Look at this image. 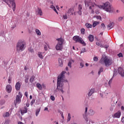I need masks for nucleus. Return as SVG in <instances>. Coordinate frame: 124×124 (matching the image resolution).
<instances>
[{
  "mask_svg": "<svg viewBox=\"0 0 124 124\" xmlns=\"http://www.w3.org/2000/svg\"><path fill=\"white\" fill-rule=\"evenodd\" d=\"M64 74H65V72L63 71L58 76L56 89L54 90L55 94L58 93V92H61L62 93H65L64 90H63V86L64 85L63 83H67L68 81L65 79Z\"/></svg>",
  "mask_w": 124,
  "mask_h": 124,
  "instance_id": "1",
  "label": "nucleus"
},
{
  "mask_svg": "<svg viewBox=\"0 0 124 124\" xmlns=\"http://www.w3.org/2000/svg\"><path fill=\"white\" fill-rule=\"evenodd\" d=\"M26 42H25L24 40H19L16 43V50L19 53L23 52V51L26 49Z\"/></svg>",
  "mask_w": 124,
  "mask_h": 124,
  "instance_id": "2",
  "label": "nucleus"
},
{
  "mask_svg": "<svg viewBox=\"0 0 124 124\" xmlns=\"http://www.w3.org/2000/svg\"><path fill=\"white\" fill-rule=\"evenodd\" d=\"M99 62L101 64H104L106 66H109L112 64V59H109L106 55H102Z\"/></svg>",
  "mask_w": 124,
  "mask_h": 124,
  "instance_id": "3",
  "label": "nucleus"
},
{
  "mask_svg": "<svg viewBox=\"0 0 124 124\" xmlns=\"http://www.w3.org/2000/svg\"><path fill=\"white\" fill-rule=\"evenodd\" d=\"M98 7L105 10V11H107V12H111L112 11V7L109 2H106L103 5H98Z\"/></svg>",
  "mask_w": 124,
  "mask_h": 124,
  "instance_id": "4",
  "label": "nucleus"
},
{
  "mask_svg": "<svg viewBox=\"0 0 124 124\" xmlns=\"http://www.w3.org/2000/svg\"><path fill=\"white\" fill-rule=\"evenodd\" d=\"M56 40L58 42L55 46L56 50L57 51H62V48H63V46H62V44H63V40L62 38H58Z\"/></svg>",
  "mask_w": 124,
  "mask_h": 124,
  "instance_id": "5",
  "label": "nucleus"
},
{
  "mask_svg": "<svg viewBox=\"0 0 124 124\" xmlns=\"http://www.w3.org/2000/svg\"><path fill=\"white\" fill-rule=\"evenodd\" d=\"M3 1L5 2V3H7L9 6H10V4H11L13 7V11L14 12L15 11V9L16 8V4L15 3V2H14V0H3Z\"/></svg>",
  "mask_w": 124,
  "mask_h": 124,
  "instance_id": "6",
  "label": "nucleus"
},
{
  "mask_svg": "<svg viewBox=\"0 0 124 124\" xmlns=\"http://www.w3.org/2000/svg\"><path fill=\"white\" fill-rule=\"evenodd\" d=\"M22 96H23V94L21 93V92H19L18 95L16 97V100L15 101V105H17V104H20V103H21L22 101Z\"/></svg>",
  "mask_w": 124,
  "mask_h": 124,
  "instance_id": "7",
  "label": "nucleus"
},
{
  "mask_svg": "<svg viewBox=\"0 0 124 124\" xmlns=\"http://www.w3.org/2000/svg\"><path fill=\"white\" fill-rule=\"evenodd\" d=\"M121 115H122V113L121 111H118L117 112H116L114 114L112 115V117L117 119H119L120 117H121Z\"/></svg>",
  "mask_w": 124,
  "mask_h": 124,
  "instance_id": "8",
  "label": "nucleus"
},
{
  "mask_svg": "<svg viewBox=\"0 0 124 124\" xmlns=\"http://www.w3.org/2000/svg\"><path fill=\"white\" fill-rule=\"evenodd\" d=\"M26 113H28V107L25 106L21 110V115H24V114H26Z\"/></svg>",
  "mask_w": 124,
  "mask_h": 124,
  "instance_id": "9",
  "label": "nucleus"
},
{
  "mask_svg": "<svg viewBox=\"0 0 124 124\" xmlns=\"http://www.w3.org/2000/svg\"><path fill=\"white\" fill-rule=\"evenodd\" d=\"M118 73L122 76V77H124V71L122 67L118 68Z\"/></svg>",
  "mask_w": 124,
  "mask_h": 124,
  "instance_id": "10",
  "label": "nucleus"
},
{
  "mask_svg": "<svg viewBox=\"0 0 124 124\" xmlns=\"http://www.w3.org/2000/svg\"><path fill=\"white\" fill-rule=\"evenodd\" d=\"M116 75H117V70L114 69L113 77L108 81V85H111L112 83V80H113V78H114Z\"/></svg>",
  "mask_w": 124,
  "mask_h": 124,
  "instance_id": "11",
  "label": "nucleus"
},
{
  "mask_svg": "<svg viewBox=\"0 0 124 124\" xmlns=\"http://www.w3.org/2000/svg\"><path fill=\"white\" fill-rule=\"evenodd\" d=\"M81 38L79 36H75L73 37V39H74V40L76 41V43H79Z\"/></svg>",
  "mask_w": 124,
  "mask_h": 124,
  "instance_id": "12",
  "label": "nucleus"
},
{
  "mask_svg": "<svg viewBox=\"0 0 124 124\" xmlns=\"http://www.w3.org/2000/svg\"><path fill=\"white\" fill-rule=\"evenodd\" d=\"M6 90L7 93H11L12 91V87L10 85H7L6 87Z\"/></svg>",
  "mask_w": 124,
  "mask_h": 124,
  "instance_id": "13",
  "label": "nucleus"
},
{
  "mask_svg": "<svg viewBox=\"0 0 124 124\" xmlns=\"http://www.w3.org/2000/svg\"><path fill=\"white\" fill-rule=\"evenodd\" d=\"M16 91H19L20 89H21V84H20V82H17L16 84Z\"/></svg>",
  "mask_w": 124,
  "mask_h": 124,
  "instance_id": "14",
  "label": "nucleus"
},
{
  "mask_svg": "<svg viewBox=\"0 0 124 124\" xmlns=\"http://www.w3.org/2000/svg\"><path fill=\"white\" fill-rule=\"evenodd\" d=\"M68 14L69 15H73V13H74V9L73 8H70L67 12Z\"/></svg>",
  "mask_w": 124,
  "mask_h": 124,
  "instance_id": "15",
  "label": "nucleus"
},
{
  "mask_svg": "<svg viewBox=\"0 0 124 124\" xmlns=\"http://www.w3.org/2000/svg\"><path fill=\"white\" fill-rule=\"evenodd\" d=\"M36 13L37 15H40V16H42V10H41L39 8H38L37 11H36Z\"/></svg>",
  "mask_w": 124,
  "mask_h": 124,
  "instance_id": "16",
  "label": "nucleus"
},
{
  "mask_svg": "<svg viewBox=\"0 0 124 124\" xmlns=\"http://www.w3.org/2000/svg\"><path fill=\"white\" fill-rule=\"evenodd\" d=\"M114 23L113 22H111V23H110L109 24V25H108L107 26V28L108 29V30H111V29L113 28L114 27Z\"/></svg>",
  "mask_w": 124,
  "mask_h": 124,
  "instance_id": "17",
  "label": "nucleus"
},
{
  "mask_svg": "<svg viewBox=\"0 0 124 124\" xmlns=\"http://www.w3.org/2000/svg\"><path fill=\"white\" fill-rule=\"evenodd\" d=\"M93 93H94V89H91L89 92L88 96H92Z\"/></svg>",
  "mask_w": 124,
  "mask_h": 124,
  "instance_id": "18",
  "label": "nucleus"
},
{
  "mask_svg": "<svg viewBox=\"0 0 124 124\" xmlns=\"http://www.w3.org/2000/svg\"><path fill=\"white\" fill-rule=\"evenodd\" d=\"M88 39L89 40V41H90V42H93V39H94L93 35L92 34L89 35V36H88Z\"/></svg>",
  "mask_w": 124,
  "mask_h": 124,
  "instance_id": "19",
  "label": "nucleus"
},
{
  "mask_svg": "<svg viewBox=\"0 0 124 124\" xmlns=\"http://www.w3.org/2000/svg\"><path fill=\"white\" fill-rule=\"evenodd\" d=\"M78 43H80L81 44H82L83 46H86V44L85 43V41L83 40V38H80V40H79V42H78Z\"/></svg>",
  "mask_w": 124,
  "mask_h": 124,
  "instance_id": "20",
  "label": "nucleus"
},
{
  "mask_svg": "<svg viewBox=\"0 0 124 124\" xmlns=\"http://www.w3.org/2000/svg\"><path fill=\"white\" fill-rule=\"evenodd\" d=\"M79 61L81 62L80 63V68H83V67H84V61L81 59H79Z\"/></svg>",
  "mask_w": 124,
  "mask_h": 124,
  "instance_id": "21",
  "label": "nucleus"
},
{
  "mask_svg": "<svg viewBox=\"0 0 124 124\" xmlns=\"http://www.w3.org/2000/svg\"><path fill=\"white\" fill-rule=\"evenodd\" d=\"M36 87L40 91H41L42 90V85L41 84H40V83H37Z\"/></svg>",
  "mask_w": 124,
  "mask_h": 124,
  "instance_id": "22",
  "label": "nucleus"
},
{
  "mask_svg": "<svg viewBox=\"0 0 124 124\" xmlns=\"http://www.w3.org/2000/svg\"><path fill=\"white\" fill-rule=\"evenodd\" d=\"M38 56L39 57V58H40V59H41V60H43V55H42V52H38Z\"/></svg>",
  "mask_w": 124,
  "mask_h": 124,
  "instance_id": "23",
  "label": "nucleus"
},
{
  "mask_svg": "<svg viewBox=\"0 0 124 124\" xmlns=\"http://www.w3.org/2000/svg\"><path fill=\"white\" fill-rule=\"evenodd\" d=\"M40 108L37 109L35 111V116L36 117H38V115H39V112H40Z\"/></svg>",
  "mask_w": 124,
  "mask_h": 124,
  "instance_id": "24",
  "label": "nucleus"
},
{
  "mask_svg": "<svg viewBox=\"0 0 124 124\" xmlns=\"http://www.w3.org/2000/svg\"><path fill=\"white\" fill-rule=\"evenodd\" d=\"M85 26L86 27V28H87L88 29H90V28H93V25L90 23H86L85 24Z\"/></svg>",
  "mask_w": 124,
  "mask_h": 124,
  "instance_id": "25",
  "label": "nucleus"
},
{
  "mask_svg": "<svg viewBox=\"0 0 124 124\" xmlns=\"http://www.w3.org/2000/svg\"><path fill=\"white\" fill-rule=\"evenodd\" d=\"M99 22L98 21H94L93 24V28H95L97 25H99Z\"/></svg>",
  "mask_w": 124,
  "mask_h": 124,
  "instance_id": "26",
  "label": "nucleus"
},
{
  "mask_svg": "<svg viewBox=\"0 0 124 124\" xmlns=\"http://www.w3.org/2000/svg\"><path fill=\"white\" fill-rule=\"evenodd\" d=\"M96 45L97 46H100V47H101V48H104V46L102 44H101V43L98 42H97L96 43Z\"/></svg>",
  "mask_w": 124,
  "mask_h": 124,
  "instance_id": "27",
  "label": "nucleus"
},
{
  "mask_svg": "<svg viewBox=\"0 0 124 124\" xmlns=\"http://www.w3.org/2000/svg\"><path fill=\"white\" fill-rule=\"evenodd\" d=\"M58 62L59 63V66L61 67L62 66V59L59 58L58 59Z\"/></svg>",
  "mask_w": 124,
  "mask_h": 124,
  "instance_id": "28",
  "label": "nucleus"
},
{
  "mask_svg": "<svg viewBox=\"0 0 124 124\" xmlns=\"http://www.w3.org/2000/svg\"><path fill=\"white\" fill-rule=\"evenodd\" d=\"M35 78V77H34V76H32L30 79V82L31 83H33V81H34V79Z\"/></svg>",
  "mask_w": 124,
  "mask_h": 124,
  "instance_id": "29",
  "label": "nucleus"
},
{
  "mask_svg": "<svg viewBox=\"0 0 124 124\" xmlns=\"http://www.w3.org/2000/svg\"><path fill=\"white\" fill-rule=\"evenodd\" d=\"M35 32L36 34H37V35H41V32L40 31H39V30L36 29Z\"/></svg>",
  "mask_w": 124,
  "mask_h": 124,
  "instance_id": "30",
  "label": "nucleus"
},
{
  "mask_svg": "<svg viewBox=\"0 0 124 124\" xmlns=\"http://www.w3.org/2000/svg\"><path fill=\"white\" fill-rule=\"evenodd\" d=\"M3 117L4 118H7V117H9V112H6V113L3 114Z\"/></svg>",
  "mask_w": 124,
  "mask_h": 124,
  "instance_id": "31",
  "label": "nucleus"
},
{
  "mask_svg": "<svg viewBox=\"0 0 124 124\" xmlns=\"http://www.w3.org/2000/svg\"><path fill=\"white\" fill-rule=\"evenodd\" d=\"M89 114L91 115V116H93L94 114V111L93 109H90L89 111Z\"/></svg>",
  "mask_w": 124,
  "mask_h": 124,
  "instance_id": "32",
  "label": "nucleus"
},
{
  "mask_svg": "<svg viewBox=\"0 0 124 124\" xmlns=\"http://www.w3.org/2000/svg\"><path fill=\"white\" fill-rule=\"evenodd\" d=\"M93 18H96V19H97V20H100V21H101V16H93Z\"/></svg>",
  "mask_w": 124,
  "mask_h": 124,
  "instance_id": "33",
  "label": "nucleus"
},
{
  "mask_svg": "<svg viewBox=\"0 0 124 124\" xmlns=\"http://www.w3.org/2000/svg\"><path fill=\"white\" fill-rule=\"evenodd\" d=\"M16 27V24L14 23L13 25L11 26V30L12 31H13V30H14V29H15Z\"/></svg>",
  "mask_w": 124,
  "mask_h": 124,
  "instance_id": "34",
  "label": "nucleus"
},
{
  "mask_svg": "<svg viewBox=\"0 0 124 124\" xmlns=\"http://www.w3.org/2000/svg\"><path fill=\"white\" fill-rule=\"evenodd\" d=\"M101 72H103V68L101 67L98 71V75H100V73H101Z\"/></svg>",
  "mask_w": 124,
  "mask_h": 124,
  "instance_id": "35",
  "label": "nucleus"
},
{
  "mask_svg": "<svg viewBox=\"0 0 124 124\" xmlns=\"http://www.w3.org/2000/svg\"><path fill=\"white\" fill-rule=\"evenodd\" d=\"M71 119V115H70V113L68 114V117H67V122H69Z\"/></svg>",
  "mask_w": 124,
  "mask_h": 124,
  "instance_id": "36",
  "label": "nucleus"
},
{
  "mask_svg": "<svg viewBox=\"0 0 124 124\" xmlns=\"http://www.w3.org/2000/svg\"><path fill=\"white\" fill-rule=\"evenodd\" d=\"M85 29L84 28H81L80 30V32L81 33V34H85Z\"/></svg>",
  "mask_w": 124,
  "mask_h": 124,
  "instance_id": "37",
  "label": "nucleus"
},
{
  "mask_svg": "<svg viewBox=\"0 0 124 124\" xmlns=\"http://www.w3.org/2000/svg\"><path fill=\"white\" fill-rule=\"evenodd\" d=\"M106 27H105V25L104 23H102L101 24V29L103 30H105Z\"/></svg>",
  "mask_w": 124,
  "mask_h": 124,
  "instance_id": "38",
  "label": "nucleus"
},
{
  "mask_svg": "<svg viewBox=\"0 0 124 124\" xmlns=\"http://www.w3.org/2000/svg\"><path fill=\"white\" fill-rule=\"evenodd\" d=\"M71 64H72V62H71V61L69 62L68 63V66H69V67H70V68H71L72 67Z\"/></svg>",
  "mask_w": 124,
  "mask_h": 124,
  "instance_id": "39",
  "label": "nucleus"
},
{
  "mask_svg": "<svg viewBox=\"0 0 124 124\" xmlns=\"http://www.w3.org/2000/svg\"><path fill=\"white\" fill-rule=\"evenodd\" d=\"M47 46H48V45L47 44L44 45V48L45 51H47V50H48V48L47 47Z\"/></svg>",
  "mask_w": 124,
  "mask_h": 124,
  "instance_id": "40",
  "label": "nucleus"
},
{
  "mask_svg": "<svg viewBox=\"0 0 124 124\" xmlns=\"http://www.w3.org/2000/svg\"><path fill=\"white\" fill-rule=\"evenodd\" d=\"M63 18L64 19V20H66L67 19V16L66 15V14L65 15H63L62 16Z\"/></svg>",
  "mask_w": 124,
  "mask_h": 124,
  "instance_id": "41",
  "label": "nucleus"
},
{
  "mask_svg": "<svg viewBox=\"0 0 124 124\" xmlns=\"http://www.w3.org/2000/svg\"><path fill=\"white\" fill-rule=\"evenodd\" d=\"M85 52H86V48H82L81 50L80 54H82V53H85Z\"/></svg>",
  "mask_w": 124,
  "mask_h": 124,
  "instance_id": "42",
  "label": "nucleus"
},
{
  "mask_svg": "<svg viewBox=\"0 0 124 124\" xmlns=\"http://www.w3.org/2000/svg\"><path fill=\"white\" fill-rule=\"evenodd\" d=\"M93 60L94 62H98V58H97V57H94Z\"/></svg>",
  "mask_w": 124,
  "mask_h": 124,
  "instance_id": "43",
  "label": "nucleus"
},
{
  "mask_svg": "<svg viewBox=\"0 0 124 124\" xmlns=\"http://www.w3.org/2000/svg\"><path fill=\"white\" fill-rule=\"evenodd\" d=\"M117 56L119 57V58H123V53H120L117 55Z\"/></svg>",
  "mask_w": 124,
  "mask_h": 124,
  "instance_id": "44",
  "label": "nucleus"
},
{
  "mask_svg": "<svg viewBox=\"0 0 124 124\" xmlns=\"http://www.w3.org/2000/svg\"><path fill=\"white\" fill-rule=\"evenodd\" d=\"M50 99L52 101H55V96H53V95H51L50 96Z\"/></svg>",
  "mask_w": 124,
  "mask_h": 124,
  "instance_id": "45",
  "label": "nucleus"
},
{
  "mask_svg": "<svg viewBox=\"0 0 124 124\" xmlns=\"http://www.w3.org/2000/svg\"><path fill=\"white\" fill-rule=\"evenodd\" d=\"M85 5L86 7L89 6V2H88V1H85Z\"/></svg>",
  "mask_w": 124,
  "mask_h": 124,
  "instance_id": "46",
  "label": "nucleus"
},
{
  "mask_svg": "<svg viewBox=\"0 0 124 124\" xmlns=\"http://www.w3.org/2000/svg\"><path fill=\"white\" fill-rule=\"evenodd\" d=\"M108 47H109V46L108 45H106L104 46V48H105V49H106V50L108 49Z\"/></svg>",
  "mask_w": 124,
  "mask_h": 124,
  "instance_id": "47",
  "label": "nucleus"
},
{
  "mask_svg": "<svg viewBox=\"0 0 124 124\" xmlns=\"http://www.w3.org/2000/svg\"><path fill=\"white\" fill-rule=\"evenodd\" d=\"M123 18H124L123 17L120 16L118 18V21H122V20H123Z\"/></svg>",
  "mask_w": 124,
  "mask_h": 124,
  "instance_id": "48",
  "label": "nucleus"
},
{
  "mask_svg": "<svg viewBox=\"0 0 124 124\" xmlns=\"http://www.w3.org/2000/svg\"><path fill=\"white\" fill-rule=\"evenodd\" d=\"M78 13L79 15H82V10H78Z\"/></svg>",
  "mask_w": 124,
  "mask_h": 124,
  "instance_id": "49",
  "label": "nucleus"
},
{
  "mask_svg": "<svg viewBox=\"0 0 124 124\" xmlns=\"http://www.w3.org/2000/svg\"><path fill=\"white\" fill-rule=\"evenodd\" d=\"M82 5H78V10H82Z\"/></svg>",
  "mask_w": 124,
  "mask_h": 124,
  "instance_id": "50",
  "label": "nucleus"
},
{
  "mask_svg": "<svg viewBox=\"0 0 124 124\" xmlns=\"http://www.w3.org/2000/svg\"><path fill=\"white\" fill-rule=\"evenodd\" d=\"M12 79L11 78H9L8 79V83L9 84H10L11 83V81H12Z\"/></svg>",
  "mask_w": 124,
  "mask_h": 124,
  "instance_id": "51",
  "label": "nucleus"
},
{
  "mask_svg": "<svg viewBox=\"0 0 124 124\" xmlns=\"http://www.w3.org/2000/svg\"><path fill=\"white\" fill-rule=\"evenodd\" d=\"M34 102H35V100H32L31 103V105H32Z\"/></svg>",
  "mask_w": 124,
  "mask_h": 124,
  "instance_id": "52",
  "label": "nucleus"
},
{
  "mask_svg": "<svg viewBox=\"0 0 124 124\" xmlns=\"http://www.w3.org/2000/svg\"><path fill=\"white\" fill-rule=\"evenodd\" d=\"M29 52H31V53H33V49H32V48H30V49H29Z\"/></svg>",
  "mask_w": 124,
  "mask_h": 124,
  "instance_id": "53",
  "label": "nucleus"
},
{
  "mask_svg": "<svg viewBox=\"0 0 124 124\" xmlns=\"http://www.w3.org/2000/svg\"><path fill=\"white\" fill-rule=\"evenodd\" d=\"M61 115L62 119H64V117L63 116V113L62 112H61Z\"/></svg>",
  "mask_w": 124,
  "mask_h": 124,
  "instance_id": "54",
  "label": "nucleus"
},
{
  "mask_svg": "<svg viewBox=\"0 0 124 124\" xmlns=\"http://www.w3.org/2000/svg\"><path fill=\"white\" fill-rule=\"evenodd\" d=\"M109 110L110 111H113V110H114V107L112 106L110 107Z\"/></svg>",
  "mask_w": 124,
  "mask_h": 124,
  "instance_id": "55",
  "label": "nucleus"
},
{
  "mask_svg": "<svg viewBox=\"0 0 124 124\" xmlns=\"http://www.w3.org/2000/svg\"><path fill=\"white\" fill-rule=\"evenodd\" d=\"M0 104L1 105H3V104H4V101H0Z\"/></svg>",
  "mask_w": 124,
  "mask_h": 124,
  "instance_id": "56",
  "label": "nucleus"
},
{
  "mask_svg": "<svg viewBox=\"0 0 124 124\" xmlns=\"http://www.w3.org/2000/svg\"><path fill=\"white\" fill-rule=\"evenodd\" d=\"M25 83H28L29 82V78H26L25 79Z\"/></svg>",
  "mask_w": 124,
  "mask_h": 124,
  "instance_id": "57",
  "label": "nucleus"
},
{
  "mask_svg": "<svg viewBox=\"0 0 124 124\" xmlns=\"http://www.w3.org/2000/svg\"><path fill=\"white\" fill-rule=\"evenodd\" d=\"M121 122L122 124H124V117H123L121 119Z\"/></svg>",
  "mask_w": 124,
  "mask_h": 124,
  "instance_id": "58",
  "label": "nucleus"
},
{
  "mask_svg": "<svg viewBox=\"0 0 124 124\" xmlns=\"http://www.w3.org/2000/svg\"><path fill=\"white\" fill-rule=\"evenodd\" d=\"M87 112H88V107H86L85 114L87 113Z\"/></svg>",
  "mask_w": 124,
  "mask_h": 124,
  "instance_id": "59",
  "label": "nucleus"
},
{
  "mask_svg": "<svg viewBox=\"0 0 124 124\" xmlns=\"http://www.w3.org/2000/svg\"><path fill=\"white\" fill-rule=\"evenodd\" d=\"M55 8V6L53 5H51L50 6V8H51L52 9H54V8Z\"/></svg>",
  "mask_w": 124,
  "mask_h": 124,
  "instance_id": "60",
  "label": "nucleus"
},
{
  "mask_svg": "<svg viewBox=\"0 0 124 124\" xmlns=\"http://www.w3.org/2000/svg\"><path fill=\"white\" fill-rule=\"evenodd\" d=\"M54 11H55V12H56L57 13V14H58V12L57 11V9H56V8L53 9Z\"/></svg>",
  "mask_w": 124,
  "mask_h": 124,
  "instance_id": "61",
  "label": "nucleus"
},
{
  "mask_svg": "<svg viewBox=\"0 0 124 124\" xmlns=\"http://www.w3.org/2000/svg\"><path fill=\"white\" fill-rule=\"evenodd\" d=\"M25 96H26V97H28V92H26L25 93Z\"/></svg>",
  "mask_w": 124,
  "mask_h": 124,
  "instance_id": "62",
  "label": "nucleus"
},
{
  "mask_svg": "<svg viewBox=\"0 0 124 124\" xmlns=\"http://www.w3.org/2000/svg\"><path fill=\"white\" fill-rule=\"evenodd\" d=\"M26 107H30V104L29 103H27L26 104Z\"/></svg>",
  "mask_w": 124,
  "mask_h": 124,
  "instance_id": "63",
  "label": "nucleus"
},
{
  "mask_svg": "<svg viewBox=\"0 0 124 124\" xmlns=\"http://www.w3.org/2000/svg\"><path fill=\"white\" fill-rule=\"evenodd\" d=\"M17 124H24V123H23V122H18Z\"/></svg>",
  "mask_w": 124,
  "mask_h": 124,
  "instance_id": "64",
  "label": "nucleus"
}]
</instances>
